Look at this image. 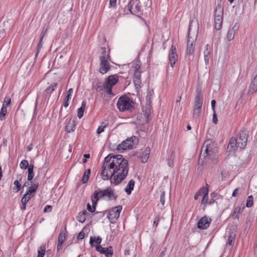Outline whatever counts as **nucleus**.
<instances>
[{
    "label": "nucleus",
    "instance_id": "57",
    "mask_svg": "<svg viewBox=\"0 0 257 257\" xmlns=\"http://www.w3.org/2000/svg\"><path fill=\"white\" fill-rule=\"evenodd\" d=\"M84 237V233L83 231H81L78 236L77 238L78 239H82Z\"/></svg>",
    "mask_w": 257,
    "mask_h": 257
},
{
    "label": "nucleus",
    "instance_id": "37",
    "mask_svg": "<svg viewBox=\"0 0 257 257\" xmlns=\"http://www.w3.org/2000/svg\"><path fill=\"white\" fill-rule=\"evenodd\" d=\"M38 186V183H35L33 184L31 187H29L28 191H29L30 193H32L34 195Z\"/></svg>",
    "mask_w": 257,
    "mask_h": 257
},
{
    "label": "nucleus",
    "instance_id": "53",
    "mask_svg": "<svg viewBox=\"0 0 257 257\" xmlns=\"http://www.w3.org/2000/svg\"><path fill=\"white\" fill-rule=\"evenodd\" d=\"M207 197L208 196H203L202 197L201 203L203 204H208V202L207 201Z\"/></svg>",
    "mask_w": 257,
    "mask_h": 257
},
{
    "label": "nucleus",
    "instance_id": "30",
    "mask_svg": "<svg viewBox=\"0 0 257 257\" xmlns=\"http://www.w3.org/2000/svg\"><path fill=\"white\" fill-rule=\"evenodd\" d=\"M73 90L72 88H70L69 89V90L67 91V95L66 96V98L65 99V101L64 102V103H63V105L64 107H66L68 106L69 105V103H68V101L70 99V96L71 95V94L73 93Z\"/></svg>",
    "mask_w": 257,
    "mask_h": 257
},
{
    "label": "nucleus",
    "instance_id": "36",
    "mask_svg": "<svg viewBox=\"0 0 257 257\" xmlns=\"http://www.w3.org/2000/svg\"><path fill=\"white\" fill-rule=\"evenodd\" d=\"M86 214V211H84L80 213L78 216V218H77L78 221L80 222H82V223L84 222L86 219V218H85Z\"/></svg>",
    "mask_w": 257,
    "mask_h": 257
},
{
    "label": "nucleus",
    "instance_id": "13",
    "mask_svg": "<svg viewBox=\"0 0 257 257\" xmlns=\"http://www.w3.org/2000/svg\"><path fill=\"white\" fill-rule=\"evenodd\" d=\"M96 250L101 254H104L106 257H111L113 254V249L111 247H102L101 245H97Z\"/></svg>",
    "mask_w": 257,
    "mask_h": 257
},
{
    "label": "nucleus",
    "instance_id": "22",
    "mask_svg": "<svg viewBox=\"0 0 257 257\" xmlns=\"http://www.w3.org/2000/svg\"><path fill=\"white\" fill-rule=\"evenodd\" d=\"M150 149L149 148H146L143 152L141 157V160L142 163H146L150 156Z\"/></svg>",
    "mask_w": 257,
    "mask_h": 257
},
{
    "label": "nucleus",
    "instance_id": "64",
    "mask_svg": "<svg viewBox=\"0 0 257 257\" xmlns=\"http://www.w3.org/2000/svg\"><path fill=\"white\" fill-rule=\"evenodd\" d=\"M22 207H21V209L22 210H24L26 209V204L27 203H22Z\"/></svg>",
    "mask_w": 257,
    "mask_h": 257
},
{
    "label": "nucleus",
    "instance_id": "63",
    "mask_svg": "<svg viewBox=\"0 0 257 257\" xmlns=\"http://www.w3.org/2000/svg\"><path fill=\"white\" fill-rule=\"evenodd\" d=\"M200 196V194L199 193V192H197L195 194V196H194V199L195 200H197L198 199L199 196Z\"/></svg>",
    "mask_w": 257,
    "mask_h": 257
},
{
    "label": "nucleus",
    "instance_id": "33",
    "mask_svg": "<svg viewBox=\"0 0 257 257\" xmlns=\"http://www.w3.org/2000/svg\"><path fill=\"white\" fill-rule=\"evenodd\" d=\"M90 174V169H88L85 171L84 175L82 177V181L83 183H85L87 182L89 175Z\"/></svg>",
    "mask_w": 257,
    "mask_h": 257
},
{
    "label": "nucleus",
    "instance_id": "28",
    "mask_svg": "<svg viewBox=\"0 0 257 257\" xmlns=\"http://www.w3.org/2000/svg\"><path fill=\"white\" fill-rule=\"evenodd\" d=\"M85 107L86 102L85 101H83L81 104V107L78 109L77 115L79 118H81L83 116L84 111L85 109Z\"/></svg>",
    "mask_w": 257,
    "mask_h": 257
},
{
    "label": "nucleus",
    "instance_id": "51",
    "mask_svg": "<svg viewBox=\"0 0 257 257\" xmlns=\"http://www.w3.org/2000/svg\"><path fill=\"white\" fill-rule=\"evenodd\" d=\"M117 0H110L109 1V6L112 8H115L116 7Z\"/></svg>",
    "mask_w": 257,
    "mask_h": 257
},
{
    "label": "nucleus",
    "instance_id": "41",
    "mask_svg": "<svg viewBox=\"0 0 257 257\" xmlns=\"http://www.w3.org/2000/svg\"><path fill=\"white\" fill-rule=\"evenodd\" d=\"M253 199V198L252 195H250L247 197V199L246 200V206L247 207H250L252 206Z\"/></svg>",
    "mask_w": 257,
    "mask_h": 257
},
{
    "label": "nucleus",
    "instance_id": "35",
    "mask_svg": "<svg viewBox=\"0 0 257 257\" xmlns=\"http://www.w3.org/2000/svg\"><path fill=\"white\" fill-rule=\"evenodd\" d=\"M134 1H137L136 3H135L134 5L135 6V9H133L132 8V12L133 13H131L132 14H134V13H139L141 12V8L139 6V2H138V0H134Z\"/></svg>",
    "mask_w": 257,
    "mask_h": 257
},
{
    "label": "nucleus",
    "instance_id": "9",
    "mask_svg": "<svg viewBox=\"0 0 257 257\" xmlns=\"http://www.w3.org/2000/svg\"><path fill=\"white\" fill-rule=\"evenodd\" d=\"M137 138L135 136L131 137L129 139H126L125 141L122 142L120 144L117 146V150L121 152L126 149H132L133 148L135 144V141Z\"/></svg>",
    "mask_w": 257,
    "mask_h": 257
},
{
    "label": "nucleus",
    "instance_id": "62",
    "mask_svg": "<svg viewBox=\"0 0 257 257\" xmlns=\"http://www.w3.org/2000/svg\"><path fill=\"white\" fill-rule=\"evenodd\" d=\"M63 244H60L59 243H58L57 246V249L58 251H59L62 248V245Z\"/></svg>",
    "mask_w": 257,
    "mask_h": 257
},
{
    "label": "nucleus",
    "instance_id": "21",
    "mask_svg": "<svg viewBox=\"0 0 257 257\" xmlns=\"http://www.w3.org/2000/svg\"><path fill=\"white\" fill-rule=\"evenodd\" d=\"M119 4H127V7L128 11L131 13H133L132 12V7H133V5L137 2V1H134V0H118Z\"/></svg>",
    "mask_w": 257,
    "mask_h": 257
},
{
    "label": "nucleus",
    "instance_id": "58",
    "mask_svg": "<svg viewBox=\"0 0 257 257\" xmlns=\"http://www.w3.org/2000/svg\"><path fill=\"white\" fill-rule=\"evenodd\" d=\"M238 188H236L233 191V192L232 193V196H234V197L236 196L237 194V193H238Z\"/></svg>",
    "mask_w": 257,
    "mask_h": 257
},
{
    "label": "nucleus",
    "instance_id": "24",
    "mask_svg": "<svg viewBox=\"0 0 257 257\" xmlns=\"http://www.w3.org/2000/svg\"><path fill=\"white\" fill-rule=\"evenodd\" d=\"M244 208V207L243 208H241L239 206H237L235 207L234 209L233 212L232 214L231 215V216L233 218H239V214L242 211L243 209Z\"/></svg>",
    "mask_w": 257,
    "mask_h": 257
},
{
    "label": "nucleus",
    "instance_id": "39",
    "mask_svg": "<svg viewBox=\"0 0 257 257\" xmlns=\"http://www.w3.org/2000/svg\"><path fill=\"white\" fill-rule=\"evenodd\" d=\"M65 233L64 232H61L58 239V243L63 244L65 240Z\"/></svg>",
    "mask_w": 257,
    "mask_h": 257
},
{
    "label": "nucleus",
    "instance_id": "46",
    "mask_svg": "<svg viewBox=\"0 0 257 257\" xmlns=\"http://www.w3.org/2000/svg\"><path fill=\"white\" fill-rule=\"evenodd\" d=\"M96 205H94L92 204V207L90 205L89 203H87V209L90 212H94L95 211Z\"/></svg>",
    "mask_w": 257,
    "mask_h": 257
},
{
    "label": "nucleus",
    "instance_id": "38",
    "mask_svg": "<svg viewBox=\"0 0 257 257\" xmlns=\"http://www.w3.org/2000/svg\"><path fill=\"white\" fill-rule=\"evenodd\" d=\"M29 167L28 162L26 160H23L20 164V167L22 169L26 170L27 168H28Z\"/></svg>",
    "mask_w": 257,
    "mask_h": 257
},
{
    "label": "nucleus",
    "instance_id": "2",
    "mask_svg": "<svg viewBox=\"0 0 257 257\" xmlns=\"http://www.w3.org/2000/svg\"><path fill=\"white\" fill-rule=\"evenodd\" d=\"M247 141V132L246 130L241 131L237 138H231L227 148L229 152H234L241 150L245 147Z\"/></svg>",
    "mask_w": 257,
    "mask_h": 257
},
{
    "label": "nucleus",
    "instance_id": "59",
    "mask_svg": "<svg viewBox=\"0 0 257 257\" xmlns=\"http://www.w3.org/2000/svg\"><path fill=\"white\" fill-rule=\"evenodd\" d=\"M151 113V109L150 108H148L147 109H146V116L148 118L149 117V115Z\"/></svg>",
    "mask_w": 257,
    "mask_h": 257
},
{
    "label": "nucleus",
    "instance_id": "52",
    "mask_svg": "<svg viewBox=\"0 0 257 257\" xmlns=\"http://www.w3.org/2000/svg\"><path fill=\"white\" fill-rule=\"evenodd\" d=\"M217 121L218 120H217V116H216V113H215V111H213V114L212 121L215 124H216L217 123Z\"/></svg>",
    "mask_w": 257,
    "mask_h": 257
},
{
    "label": "nucleus",
    "instance_id": "10",
    "mask_svg": "<svg viewBox=\"0 0 257 257\" xmlns=\"http://www.w3.org/2000/svg\"><path fill=\"white\" fill-rule=\"evenodd\" d=\"M197 39V34H194L192 36L191 33V28L189 27L188 31V44L187 48V54L192 55L194 51L195 42Z\"/></svg>",
    "mask_w": 257,
    "mask_h": 257
},
{
    "label": "nucleus",
    "instance_id": "15",
    "mask_svg": "<svg viewBox=\"0 0 257 257\" xmlns=\"http://www.w3.org/2000/svg\"><path fill=\"white\" fill-rule=\"evenodd\" d=\"M103 197H104L103 190H101L100 189L95 190L91 196L92 203L94 205H96L99 199Z\"/></svg>",
    "mask_w": 257,
    "mask_h": 257
},
{
    "label": "nucleus",
    "instance_id": "34",
    "mask_svg": "<svg viewBox=\"0 0 257 257\" xmlns=\"http://www.w3.org/2000/svg\"><path fill=\"white\" fill-rule=\"evenodd\" d=\"M7 114V108H5V106H2L0 111V120H4V119H5Z\"/></svg>",
    "mask_w": 257,
    "mask_h": 257
},
{
    "label": "nucleus",
    "instance_id": "20",
    "mask_svg": "<svg viewBox=\"0 0 257 257\" xmlns=\"http://www.w3.org/2000/svg\"><path fill=\"white\" fill-rule=\"evenodd\" d=\"M76 127L75 121L74 120H69L67 122L66 127L65 131L67 133H71L74 132Z\"/></svg>",
    "mask_w": 257,
    "mask_h": 257
},
{
    "label": "nucleus",
    "instance_id": "16",
    "mask_svg": "<svg viewBox=\"0 0 257 257\" xmlns=\"http://www.w3.org/2000/svg\"><path fill=\"white\" fill-rule=\"evenodd\" d=\"M211 47L209 44L205 45V49L203 51L204 59L205 65H207L209 64V60L211 57Z\"/></svg>",
    "mask_w": 257,
    "mask_h": 257
},
{
    "label": "nucleus",
    "instance_id": "7",
    "mask_svg": "<svg viewBox=\"0 0 257 257\" xmlns=\"http://www.w3.org/2000/svg\"><path fill=\"white\" fill-rule=\"evenodd\" d=\"M134 102L126 96L120 97L117 102V106L120 111L131 110L133 108Z\"/></svg>",
    "mask_w": 257,
    "mask_h": 257
},
{
    "label": "nucleus",
    "instance_id": "27",
    "mask_svg": "<svg viewBox=\"0 0 257 257\" xmlns=\"http://www.w3.org/2000/svg\"><path fill=\"white\" fill-rule=\"evenodd\" d=\"M235 27V25L232 28L228 30V33L227 34L226 38L228 41H230L233 40L235 34V30L234 28Z\"/></svg>",
    "mask_w": 257,
    "mask_h": 257
},
{
    "label": "nucleus",
    "instance_id": "32",
    "mask_svg": "<svg viewBox=\"0 0 257 257\" xmlns=\"http://www.w3.org/2000/svg\"><path fill=\"white\" fill-rule=\"evenodd\" d=\"M257 91V83L253 80L251 81L249 86V92L253 93Z\"/></svg>",
    "mask_w": 257,
    "mask_h": 257
},
{
    "label": "nucleus",
    "instance_id": "6",
    "mask_svg": "<svg viewBox=\"0 0 257 257\" xmlns=\"http://www.w3.org/2000/svg\"><path fill=\"white\" fill-rule=\"evenodd\" d=\"M194 103V108L193 110V117L198 118L201 111L203 101V95L200 90L197 89Z\"/></svg>",
    "mask_w": 257,
    "mask_h": 257
},
{
    "label": "nucleus",
    "instance_id": "23",
    "mask_svg": "<svg viewBox=\"0 0 257 257\" xmlns=\"http://www.w3.org/2000/svg\"><path fill=\"white\" fill-rule=\"evenodd\" d=\"M135 185V181L133 179L131 180L124 189V191L128 194H131L132 191L133 190Z\"/></svg>",
    "mask_w": 257,
    "mask_h": 257
},
{
    "label": "nucleus",
    "instance_id": "47",
    "mask_svg": "<svg viewBox=\"0 0 257 257\" xmlns=\"http://www.w3.org/2000/svg\"><path fill=\"white\" fill-rule=\"evenodd\" d=\"M45 253V249L44 247H41L40 249L38 251V254L37 257H44Z\"/></svg>",
    "mask_w": 257,
    "mask_h": 257
},
{
    "label": "nucleus",
    "instance_id": "29",
    "mask_svg": "<svg viewBox=\"0 0 257 257\" xmlns=\"http://www.w3.org/2000/svg\"><path fill=\"white\" fill-rule=\"evenodd\" d=\"M101 238L99 236H94V237H91L90 238V241L89 243L92 246L93 245V243H95L96 244H98V245H100L99 244L101 242Z\"/></svg>",
    "mask_w": 257,
    "mask_h": 257
},
{
    "label": "nucleus",
    "instance_id": "11",
    "mask_svg": "<svg viewBox=\"0 0 257 257\" xmlns=\"http://www.w3.org/2000/svg\"><path fill=\"white\" fill-rule=\"evenodd\" d=\"M122 206L118 205L111 208L107 214V217L111 223H114L118 219L122 210Z\"/></svg>",
    "mask_w": 257,
    "mask_h": 257
},
{
    "label": "nucleus",
    "instance_id": "40",
    "mask_svg": "<svg viewBox=\"0 0 257 257\" xmlns=\"http://www.w3.org/2000/svg\"><path fill=\"white\" fill-rule=\"evenodd\" d=\"M200 195L203 196H208V189L207 188H202L199 191Z\"/></svg>",
    "mask_w": 257,
    "mask_h": 257
},
{
    "label": "nucleus",
    "instance_id": "49",
    "mask_svg": "<svg viewBox=\"0 0 257 257\" xmlns=\"http://www.w3.org/2000/svg\"><path fill=\"white\" fill-rule=\"evenodd\" d=\"M106 127L105 125H100L98 128H97V134H101V133L103 132H104V128Z\"/></svg>",
    "mask_w": 257,
    "mask_h": 257
},
{
    "label": "nucleus",
    "instance_id": "54",
    "mask_svg": "<svg viewBox=\"0 0 257 257\" xmlns=\"http://www.w3.org/2000/svg\"><path fill=\"white\" fill-rule=\"evenodd\" d=\"M52 207L50 205H47L44 209V212H50L51 211Z\"/></svg>",
    "mask_w": 257,
    "mask_h": 257
},
{
    "label": "nucleus",
    "instance_id": "5",
    "mask_svg": "<svg viewBox=\"0 0 257 257\" xmlns=\"http://www.w3.org/2000/svg\"><path fill=\"white\" fill-rule=\"evenodd\" d=\"M101 50L102 52L99 57L100 67L99 71L101 74H104L110 69L109 61L110 59L109 55L106 54V48L102 47Z\"/></svg>",
    "mask_w": 257,
    "mask_h": 257
},
{
    "label": "nucleus",
    "instance_id": "12",
    "mask_svg": "<svg viewBox=\"0 0 257 257\" xmlns=\"http://www.w3.org/2000/svg\"><path fill=\"white\" fill-rule=\"evenodd\" d=\"M169 60L171 66L173 68L174 65L175 64L176 61L178 60V55L176 52V49L174 46H172L169 54Z\"/></svg>",
    "mask_w": 257,
    "mask_h": 257
},
{
    "label": "nucleus",
    "instance_id": "3",
    "mask_svg": "<svg viewBox=\"0 0 257 257\" xmlns=\"http://www.w3.org/2000/svg\"><path fill=\"white\" fill-rule=\"evenodd\" d=\"M118 81V77L117 75H110L105 78L102 84L101 82H97L93 88L97 91L104 90L107 94L113 95L112 92V87L115 85Z\"/></svg>",
    "mask_w": 257,
    "mask_h": 257
},
{
    "label": "nucleus",
    "instance_id": "17",
    "mask_svg": "<svg viewBox=\"0 0 257 257\" xmlns=\"http://www.w3.org/2000/svg\"><path fill=\"white\" fill-rule=\"evenodd\" d=\"M57 85L58 84L56 82H53L51 84V85L43 92L42 96L45 98L49 97L52 92L56 89Z\"/></svg>",
    "mask_w": 257,
    "mask_h": 257
},
{
    "label": "nucleus",
    "instance_id": "42",
    "mask_svg": "<svg viewBox=\"0 0 257 257\" xmlns=\"http://www.w3.org/2000/svg\"><path fill=\"white\" fill-rule=\"evenodd\" d=\"M15 187L13 188V190L15 192L17 193L21 188V185L18 180H15L14 182Z\"/></svg>",
    "mask_w": 257,
    "mask_h": 257
},
{
    "label": "nucleus",
    "instance_id": "1",
    "mask_svg": "<svg viewBox=\"0 0 257 257\" xmlns=\"http://www.w3.org/2000/svg\"><path fill=\"white\" fill-rule=\"evenodd\" d=\"M128 170V161L122 155L110 154L104 159L100 174L103 180L110 179L116 185L125 179Z\"/></svg>",
    "mask_w": 257,
    "mask_h": 257
},
{
    "label": "nucleus",
    "instance_id": "4",
    "mask_svg": "<svg viewBox=\"0 0 257 257\" xmlns=\"http://www.w3.org/2000/svg\"><path fill=\"white\" fill-rule=\"evenodd\" d=\"M217 150L214 147V144L210 140L206 141L200 152L201 157L204 156V158L209 157L210 159H215L217 157Z\"/></svg>",
    "mask_w": 257,
    "mask_h": 257
},
{
    "label": "nucleus",
    "instance_id": "60",
    "mask_svg": "<svg viewBox=\"0 0 257 257\" xmlns=\"http://www.w3.org/2000/svg\"><path fill=\"white\" fill-rule=\"evenodd\" d=\"M41 96L40 95H38L37 96V99H36V103H35V107H36L38 103V101L40 99H41Z\"/></svg>",
    "mask_w": 257,
    "mask_h": 257
},
{
    "label": "nucleus",
    "instance_id": "26",
    "mask_svg": "<svg viewBox=\"0 0 257 257\" xmlns=\"http://www.w3.org/2000/svg\"><path fill=\"white\" fill-rule=\"evenodd\" d=\"M33 169H34V165L33 164L30 165L29 167L28 168V181H31L34 176Z\"/></svg>",
    "mask_w": 257,
    "mask_h": 257
},
{
    "label": "nucleus",
    "instance_id": "18",
    "mask_svg": "<svg viewBox=\"0 0 257 257\" xmlns=\"http://www.w3.org/2000/svg\"><path fill=\"white\" fill-rule=\"evenodd\" d=\"M103 191L104 197H107L108 200H115L116 199L117 196L115 194L114 190L110 187H108Z\"/></svg>",
    "mask_w": 257,
    "mask_h": 257
},
{
    "label": "nucleus",
    "instance_id": "61",
    "mask_svg": "<svg viewBox=\"0 0 257 257\" xmlns=\"http://www.w3.org/2000/svg\"><path fill=\"white\" fill-rule=\"evenodd\" d=\"M158 223H159V218H156L155 219V220L154 221V225H155L156 227V226H157Z\"/></svg>",
    "mask_w": 257,
    "mask_h": 257
},
{
    "label": "nucleus",
    "instance_id": "31",
    "mask_svg": "<svg viewBox=\"0 0 257 257\" xmlns=\"http://www.w3.org/2000/svg\"><path fill=\"white\" fill-rule=\"evenodd\" d=\"M235 236V234L233 232H232L230 234V235L228 236L226 244L229 245L230 246H232L234 244Z\"/></svg>",
    "mask_w": 257,
    "mask_h": 257
},
{
    "label": "nucleus",
    "instance_id": "8",
    "mask_svg": "<svg viewBox=\"0 0 257 257\" xmlns=\"http://www.w3.org/2000/svg\"><path fill=\"white\" fill-rule=\"evenodd\" d=\"M223 14V9L218 5L214 12V28L217 30H220L222 27Z\"/></svg>",
    "mask_w": 257,
    "mask_h": 257
},
{
    "label": "nucleus",
    "instance_id": "45",
    "mask_svg": "<svg viewBox=\"0 0 257 257\" xmlns=\"http://www.w3.org/2000/svg\"><path fill=\"white\" fill-rule=\"evenodd\" d=\"M134 82L136 88L138 89L141 87V79H134Z\"/></svg>",
    "mask_w": 257,
    "mask_h": 257
},
{
    "label": "nucleus",
    "instance_id": "44",
    "mask_svg": "<svg viewBox=\"0 0 257 257\" xmlns=\"http://www.w3.org/2000/svg\"><path fill=\"white\" fill-rule=\"evenodd\" d=\"M11 103V98L9 97H6L5 98L3 106H5V108H7V106Z\"/></svg>",
    "mask_w": 257,
    "mask_h": 257
},
{
    "label": "nucleus",
    "instance_id": "43",
    "mask_svg": "<svg viewBox=\"0 0 257 257\" xmlns=\"http://www.w3.org/2000/svg\"><path fill=\"white\" fill-rule=\"evenodd\" d=\"M46 31H47V30H46L45 32H43L42 35V36H41V38H40V39L39 42V43H38V46H37V47H38V52H37V53H38V51H39V50L40 48H41L42 47V40H43V38H44V37L45 35V34H46ZM37 54H36V55H37Z\"/></svg>",
    "mask_w": 257,
    "mask_h": 257
},
{
    "label": "nucleus",
    "instance_id": "25",
    "mask_svg": "<svg viewBox=\"0 0 257 257\" xmlns=\"http://www.w3.org/2000/svg\"><path fill=\"white\" fill-rule=\"evenodd\" d=\"M34 195L32 193H30L29 191H27L21 200V203H27L29 200Z\"/></svg>",
    "mask_w": 257,
    "mask_h": 257
},
{
    "label": "nucleus",
    "instance_id": "55",
    "mask_svg": "<svg viewBox=\"0 0 257 257\" xmlns=\"http://www.w3.org/2000/svg\"><path fill=\"white\" fill-rule=\"evenodd\" d=\"M134 79H141V72H137L134 73Z\"/></svg>",
    "mask_w": 257,
    "mask_h": 257
},
{
    "label": "nucleus",
    "instance_id": "48",
    "mask_svg": "<svg viewBox=\"0 0 257 257\" xmlns=\"http://www.w3.org/2000/svg\"><path fill=\"white\" fill-rule=\"evenodd\" d=\"M165 191H163L161 192V194L160 195V202L161 204L164 205V202H165Z\"/></svg>",
    "mask_w": 257,
    "mask_h": 257
},
{
    "label": "nucleus",
    "instance_id": "19",
    "mask_svg": "<svg viewBox=\"0 0 257 257\" xmlns=\"http://www.w3.org/2000/svg\"><path fill=\"white\" fill-rule=\"evenodd\" d=\"M131 65L130 71L132 72L135 73L137 72H140L139 70L141 68V63L140 61L135 60L131 64Z\"/></svg>",
    "mask_w": 257,
    "mask_h": 257
},
{
    "label": "nucleus",
    "instance_id": "50",
    "mask_svg": "<svg viewBox=\"0 0 257 257\" xmlns=\"http://www.w3.org/2000/svg\"><path fill=\"white\" fill-rule=\"evenodd\" d=\"M154 93L153 90H148L147 95V99L149 100L151 99V96L153 95Z\"/></svg>",
    "mask_w": 257,
    "mask_h": 257
},
{
    "label": "nucleus",
    "instance_id": "14",
    "mask_svg": "<svg viewBox=\"0 0 257 257\" xmlns=\"http://www.w3.org/2000/svg\"><path fill=\"white\" fill-rule=\"evenodd\" d=\"M210 222V218L204 216L198 221L197 226L200 229H205L209 226Z\"/></svg>",
    "mask_w": 257,
    "mask_h": 257
},
{
    "label": "nucleus",
    "instance_id": "56",
    "mask_svg": "<svg viewBox=\"0 0 257 257\" xmlns=\"http://www.w3.org/2000/svg\"><path fill=\"white\" fill-rule=\"evenodd\" d=\"M215 103H216V101L214 99H212L211 101V107H212L213 111H215Z\"/></svg>",
    "mask_w": 257,
    "mask_h": 257
}]
</instances>
